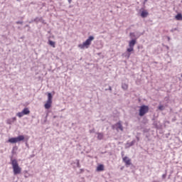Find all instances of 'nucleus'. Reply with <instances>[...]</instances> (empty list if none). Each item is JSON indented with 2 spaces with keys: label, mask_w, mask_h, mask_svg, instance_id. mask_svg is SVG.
<instances>
[{
  "label": "nucleus",
  "mask_w": 182,
  "mask_h": 182,
  "mask_svg": "<svg viewBox=\"0 0 182 182\" xmlns=\"http://www.w3.org/2000/svg\"><path fill=\"white\" fill-rule=\"evenodd\" d=\"M11 166L14 176H17V174H21V173H22V168L19 166L16 159H11Z\"/></svg>",
  "instance_id": "1"
},
{
  "label": "nucleus",
  "mask_w": 182,
  "mask_h": 182,
  "mask_svg": "<svg viewBox=\"0 0 182 182\" xmlns=\"http://www.w3.org/2000/svg\"><path fill=\"white\" fill-rule=\"evenodd\" d=\"M95 41V37L93 36H90L83 43L79 44L78 48L80 49H87L89 46L92 45V41Z\"/></svg>",
  "instance_id": "2"
},
{
  "label": "nucleus",
  "mask_w": 182,
  "mask_h": 182,
  "mask_svg": "<svg viewBox=\"0 0 182 182\" xmlns=\"http://www.w3.org/2000/svg\"><path fill=\"white\" fill-rule=\"evenodd\" d=\"M52 94L50 92H48V100L46 102V103L44 105L45 109H50L51 106H52Z\"/></svg>",
  "instance_id": "3"
},
{
  "label": "nucleus",
  "mask_w": 182,
  "mask_h": 182,
  "mask_svg": "<svg viewBox=\"0 0 182 182\" xmlns=\"http://www.w3.org/2000/svg\"><path fill=\"white\" fill-rule=\"evenodd\" d=\"M149 112V106L147 105H142L140 107L139 109V116L141 117H143V116H144V114H146V113Z\"/></svg>",
  "instance_id": "4"
},
{
  "label": "nucleus",
  "mask_w": 182,
  "mask_h": 182,
  "mask_svg": "<svg viewBox=\"0 0 182 182\" xmlns=\"http://www.w3.org/2000/svg\"><path fill=\"white\" fill-rule=\"evenodd\" d=\"M136 39H132L129 42V48L127 49V52L130 53L134 50V45H136Z\"/></svg>",
  "instance_id": "5"
},
{
  "label": "nucleus",
  "mask_w": 182,
  "mask_h": 182,
  "mask_svg": "<svg viewBox=\"0 0 182 182\" xmlns=\"http://www.w3.org/2000/svg\"><path fill=\"white\" fill-rule=\"evenodd\" d=\"M122 160L125 163L126 166H130L132 164V161L127 156H124Z\"/></svg>",
  "instance_id": "6"
},
{
  "label": "nucleus",
  "mask_w": 182,
  "mask_h": 182,
  "mask_svg": "<svg viewBox=\"0 0 182 182\" xmlns=\"http://www.w3.org/2000/svg\"><path fill=\"white\" fill-rule=\"evenodd\" d=\"M136 143V140H133L131 142H127L125 145V149H129V147H132V146H134Z\"/></svg>",
  "instance_id": "7"
},
{
  "label": "nucleus",
  "mask_w": 182,
  "mask_h": 182,
  "mask_svg": "<svg viewBox=\"0 0 182 182\" xmlns=\"http://www.w3.org/2000/svg\"><path fill=\"white\" fill-rule=\"evenodd\" d=\"M16 122V117H12L9 119H7L6 123L7 124H12V123H15Z\"/></svg>",
  "instance_id": "8"
},
{
  "label": "nucleus",
  "mask_w": 182,
  "mask_h": 182,
  "mask_svg": "<svg viewBox=\"0 0 182 182\" xmlns=\"http://www.w3.org/2000/svg\"><path fill=\"white\" fill-rule=\"evenodd\" d=\"M23 140H25V136H23V135H20L16 137V143H19V141H23Z\"/></svg>",
  "instance_id": "9"
},
{
  "label": "nucleus",
  "mask_w": 182,
  "mask_h": 182,
  "mask_svg": "<svg viewBox=\"0 0 182 182\" xmlns=\"http://www.w3.org/2000/svg\"><path fill=\"white\" fill-rule=\"evenodd\" d=\"M114 126L117 127V130H121V132H123V125H122V123L118 122Z\"/></svg>",
  "instance_id": "10"
},
{
  "label": "nucleus",
  "mask_w": 182,
  "mask_h": 182,
  "mask_svg": "<svg viewBox=\"0 0 182 182\" xmlns=\"http://www.w3.org/2000/svg\"><path fill=\"white\" fill-rule=\"evenodd\" d=\"M148 16H149V12H147V11L144 10L141 11V18H147Z\"/></svg>",
  "instance_id": "11"
},
{
  "label": "nucleus",
  "mask_w": 182,
  "mask_h": 182,
  "mask_svg": "<svg viewBox=\"0 0 182 182\" xmlns=\"http://www.w3.org/2000/svg\"><path fill=\"white\" fill-rule=\"evenodd\" d=\"M105 170V166L103 164H100L97 167V171H103Z\"/></svg>",
  "instance_id": "12"
},
{
  "label": "nucleus",
  "mask_w": 182,
  "mask_h": 182,
  "mask_svg": "<svg viewBox=\"0 0 182 182\" xmlns=\"http://www.w3.org/2000/svg\"><path fill=\"white\" fill-rule=\"evenodd\" d=\"M31 22H36L38 23V22H43V18L42 17H36L33 21Z\"/></svg>",
  "instance_id": "13"
},
{
  "label": "nucleus",
  "mask_w": 182,
  "mask_h": 182,
  "mask_svg": "<svg viewBox=\"0 0 182 182\" xmlns=\"http://www.w3.org/2000/svg\"><path fill=\"white\" fill-rule=\"evenodd\" d=\"M97 139L98 140H103V137H105V135L102 132L97 133Z\"/></svg>",
  "instance_id": "14"
},
{
  "label": "nucleus",
  "mask_w": 182,
  "mask_h": 182,
  "mask_svg": "<svg viewBox=\"0 0 182 182\" xmlns=\"http://www.w3.org/2000/svg\"><path fill=\"white\" fill-rule=\"evenodd\" d=\"M8 143H12V144L16 143V137L10 138V139L8 140Z\"/></svg>",
  "instance_id": "15"
},
{
  "label": "nucleus",
  "mask_w": 182,
  "mask_h": 182,
  "mask_svg": "<svg viewBox=\"0 0 182 182\" xmlns=\"http://www.w3.org/2000/svg\"><path fill=\"white\" fill-rule=\"evenodd\" d=\"M175 19H176V21H182V15H181V14H178L175 16Z\"/></svg>",
  "instance_id": "16"
},
{
  "label": "nucleus",
  "mask_w": 182,
  "mask_h": 182,
  "mask_svg": "<svg viewBox=\"0 0 182 182\" xmlns=\"http://www.w3.org/2000/svg\"><path fill=\"white\" fill-rule=\"evenodd\" d=\"M22 112L24 115L29 114V113H31V111H29L28 108H24Z\"/></svg>",
  "instance_id": "17"
},
{
  "label": "nucleus",
  "mask_w": 182,
  "mask_h": 182,
  "mask_svg": "<svg viewBox=\"0 0 182 182\" xmlns=\"http://www.w3.org/2000/svg\"><path fill=\"white\" fill-rule=\"evenodd\" d=\"M48 45H50V46H52L53 48H55V43L54 41H52L50 40L48 41Z\"/></svg>",
  "instance_id": "18"
},
{
  "label": "nucleus",
  "mask_w": 182,
  "mask_h": 182,
  "mask_svg": "<svg viewBox=\"0 0 182 182\" xmlns=\"http://www.w3.org/2000/svg\"><path fill=\"white\" fill-rule=\"evenodd\" d=\"M16 116H18V117H23V116H25V114H23V112L21 111V112L17 113Z\"/></svg>",
  "instance_id": "19"
},
{
  "label": "nucleus",
  "mask_w": 182,
  "mask_h": 182,
  "mask_svg": "<svg viewBox=\"0 0 182 182\" xmlns=\"http://www.w3.org/2000/svg\"><path fill=\"white\" fill-rule=\"evenodd\" d=\"M122 89H123L124 90H127L129 86H128L127 84L123 83V84L122 85Z\"/></svg>",
  "instance_id": "20"
},
{
  "label": "nucleus",
  "mask_w": 182,
  "mask_h": 182,
  "mask_svg": "<svg viewBox=\"0 0 182 182\" xmlns=\"http://www.w3.org/2000/svg\"><path fill=\"white\" fill-rule=\"evenodd\" d=\"M158 109H159V110L163 111V110H164L165 107H164V105H160L158 107Z\"/></svg>",
  "instance_id": "21"
},
{
  "label": "nucleus",
  "mask_w": 182,
  "mask_h": 182,
  "mask_svg": "<svg viewBox=\"0 0 182 182\" xmlns=\"http://www.w3.org/2000/svg\"><path fill=\"white\" fill-rule=\"evenodd\" d=\"M129 36L131 38H136V33H130Z\"/></svg>",
  "instance_id": "22"
},
{
  "label": "nucleus",
  "mask_w": 182,
  "mask_h": 182,
  "mask_svg": "<svg viewBox=\"0 0 182 182\" xmlns=\"http://www.w3.org/2000/svg\"><path fill=\"white\" fill-rule=\"evenodd\" d=\"M77 167L80 168V164L79 159H76Z\"/></svg>",
  "instance_id": "23"
},
{
  "label": "nucleus",
  "mask_w": 182,
  "mask_h": 182,
  "mask_svg": "<svg viewBox=\"0 0 182 182\" xmlns=\"http://www.w3.org/2000/svg\"><path fill=\"white\" fill-rule=\"evenodd\" d=\"M16 23L17 24V25H22V23H23V21H16Z\"/></svg>",
  "instance_id": "24"
},
{
  "label": "nucleus",
  "mask_w": 182,
  "mask_h": 182,
  "mask_svg": "<svg viewBox=\"0 0 182 182\" xmlns=\"http://www.w3.org/2000/svg\"><path fill=\"white\" fill-rule=\"evenodd\" d=\"M68 4H72V0H68Z\"/></svg>",
  "instance_id": "25"
},
{
  "label": "nucleus",
  "mask_w": 182,
  "mask_h": 182,
  "mask_svg": "<svg viewBox=\"0 0 182 182\" xmlns=\"http://www.w3.org/2000/svg\"><path fill=\"white\" fill-rule=\"evenodd\" d=\"M166 177V174L162 175V178H164Z\"/></svg>",
  "instance_id": "26"
},
{
  "label": "nucleus",
  "mask_w": 182,
  "mask_h": 182,
  "mask_svg": "<svg viewBox=\"0 0 182 182\" xmlns=\"http://www.w3.org/2000/svg\"><path fill=\"white\" fill-rule=\"evenodd\" d=\"M109 90L112 91V87H109Z\"/></svg>",
  "instance_id": "27"
},
{
  "label": "nucleus",
  "mask_w": 182,
  "mask_h": 182,
  "mask_svg": "<svg viewBox=\"0 0 182 182\" xmlns=\"http://www.w3.org/2000/svg\"><path fill=\"white\" fill-rule=\"evenodd\" d=\"M136 139H137V141H139V140H140V139L139 138V136H136Z\"/></svg>",
  "instance_id": "28"
},
{
  "label": "nucleus",
  "mask_w": 182,
  "mask_h": 182,
  "mask_svg": "<svg viewBox=\"0 0 182 182\" xmlns=\"http://www.w3.org/2000/svg\"><path fill=\"white\" fill-rule=\"evenodd\" d=\"M130 58V53L128 54L127 58Z\"/></svg>",
  "instance_id": "29"
},
{
  "label": "nucleus",
  "mask_w": 182,
  "mask_h": 182,
  "mask_svg": "<svg viewBox=\"0 0 182 182\" xmlns=\"http://www.w3.org/2000/svg\"><path fill=\"white\" fill-rule=\"evenodd\" d=\"M24 177H25L26 178H28V176H27V175H25Z\"/></svg>",
  "instance_id": "30"
},
{
  "label": "nucleus",
  "mask_w": 182,
  "mask_h": 182,
  "mask_svg": "<svg viewBox=\"0 0 182 182\" xmlns=\"http://www.w3.org/2000/svg\"><path fill=\"white\" fill-rule=\"evenodd\" d=\"M146 2H147V0H145V1H144V4H146Z\"/></svg>",
  "instance_id": "31"
},
{
  "label": "nucleus",
  "mask_w": 182,
  "mask_h": 182,
  "mask_svg": "<svg viewBox=\"0 0 182 182\" xmlns=\"http://www.w3.org/2000/svg\"><path fill=\"white\" fill-rule=\"evenodd\" d=\"M122 154V156H124V154H123V153Z\"/></svg>",
  "instance_id": "32"
}]
</instances>
